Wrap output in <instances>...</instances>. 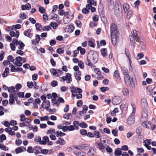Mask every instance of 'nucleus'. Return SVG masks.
Returning <instances> with one entry per match:
<instances>
[{"label": "nucleus", "instance_id": "nucleus-7", "mask_svg": "<svg viewBox=\"0 0 156 156\" xmlns=\"http://www.w3.org/2000/svg\"><path fill=\"white\" fill-rule=\"evenodd\" d=\"M71 74L69 73H67L66 76H63L61 78L62 80L63 81H65L66 80V83H70L72 81L71 77Z\"/></svg>", "mask_w": 156, "mask_h": 156}, {"label": "nucleus", "instance_id": "nucleus-28", "mask_svg": "<svg viewBox=\"0 0 156 156\" xmlns=\"http://www.w3.org/2000/svg\"><path fill=\"white\" fill-rule=\"evenodd\" d=\"M55 134L56 135L57 137H62L66 135L65 133L59 131H56Z\"/></svg>", "mask_w": 156, "mask_h": 156}, {"label": "nucleus", "instance_id": "nucleus-41", "mask_svg": "<svg viewBox=\"0 0 156 156\" xmlns=\"http://www.w3.org/2000/svg\"><path fill=\"white\" fill-rule=\"evenodd\" d=\"M55 132H56L55 131V129H50L47 131L46 134H51V135L53 134V133L55 134Z\"/></svg>", "mask_w": 156, "mask_h": 156}, {"label": "nucleus", "instance_id": "nucleus-50", "mask_svg": "<svg viewBox=\"0 0 156 156\" xmlns=\"http://www.w3.org/2000/svg\"><path fill=\"white\" fill-rule=\"evenodd\" d=\"M80 134L83 135H87V131L86 130L83 129H80Z\"/></svg>", "mask_w": 156, "mask_h": 156}, {"label": "nucleus", "instance_id": "nucleus-43", "mask_svg": "<svg viewBox=\"0 0 156 156\" xmlns=\"http://www.w3.org/2000/svg\"><path fill=\"white\" fill-rule=\"evenodd\" d=\"M27 17V16L23 12L21 13L20 15V17L23 20L26 19Z\"/></svg>", "mask_w": 156, "mask_h": 156}, {"label": "nucleus", "instance_id": "nucleus-62", "mask_svg": "<svg viewBox=\"0 0 156 156\" xmlns=\"http://www.w3.org/2000/svg\"><path fill=\"white\" fill-rule=\"evenodd\" d=\"M87 2L90 5H93L94 6H96V3L91 0H87Z\"/></svg>", "mask_w": 156, "mask_h": 156}, {"label": "nucleus", "instance_id": "nucleus-51", "mask_svg": "<svg viewBox=\"0 0 156 156\" xmlns=\"http://www.w3.org/2000/svg\"><path fill=\"white\" fill-rule=\"evenodd\" d=\"M94 135L96 138H99L101 137V134L98 131H95L94 132Z\"/></svg>", "mask_w": 156, "mask_h": 156}, {"label": "nucleus", "instance_id": "nucleus-32", "mask_svg": "<svg viewBox=\"0 0 156 156\" xmlns=\"http://www.w3.org/2000/svg\"><path fill=\"white\" fill-rule=\"evenodd\" d=\"M101 55L103 57H105L107 55V51L106 48H103L101 50Z\"/></svg>", "mask_w": 156, "mask_h": 156}, {"label": "nucleus", "instance_id": "nucleus-60", "mask_svg": "<svg viewBox=\"0 0 156 156\" xmlns=\"http://www.w3.org/2000/svg\"><path fill=\"white\" fill-rule=\"evenodd\" d=\"M39 11L41 13H45V10L43 7L40 6L39 8Z\"/></svg>", "mask_w": 156, "mask_h": 156}, {"label": "nucleus", "instance_id": "nucleus-53", "mask_svg": "<svg viewBox=\"0 0 156 156\" xmlns=\"http://www.w3.org/2000/svg\"><path fill=\"white\" fill-rule=\"evenodd\" d=\"M109 90V88L107 87H102L100 88V90L102 92H104L108 90Z\"/></svg>", "mask_w": 156, "mask_h": 156}, {"label": "nucleus", "instance_id": "nucleus-54", "mask_svg": "<svg viewBox=\"0 0 156 156\" xmlns=\"http://www.w3.org/2000/svg\"><path fill=\"white\" fill-rule=\"evenodd\" d=\"M144 56V54L142 53H140L137 54L136 57L137 59H140Z\"/></svg>", "mask_w": 156, "mask_h": 156}, {"label": "nucleus", "instance_id": "nucleus-26", "mask_svg": "<svg viewBox=\"0 0 156 156\" xmlns=\"http://www.w3.org/2000/svg\"><path fill=\"white\" fill-rule=\"evenodd\" d=\"M41 148L39 146H36L35 147L34 149L35 154L37 155L40 153V152H41Z\"/></svg>", "mask_w": 156, "mask_h": 156}, {"label": "nucleus", "instance_id": "nucleus-8", "mask_svg": "<svg viewBox=\"0 0 156 156\" xmlns=\"http://www.w3.org/2000/svg\"><path fill=\"white\" fill-rule=\"evenodd\" d=\"M9 97L10 98L9 100V104L10 105H13L14 102L15 100H16L18 98L16 94L15 93L10 94Z\"/></svg>", "mask_w": 156, "mask_h": 156}, {"label": "nucleus", "instance_id": "nucleus-23", "mask_svg": "<svg viewBox=\"0 0 156 156\" xmlns=\"http://www.w3.org/2000/svg\"><path fill=\"white\" fill-rule=\"evenodd\" d=\"M121 71L124 76L129 75L127 69L124 66L121 67Z\"/></svg>", "mask_w": 156, "mask_h": 156}, {"label": "nucleus", "instance_id": "nucleus-44", "mask_svg": "<svg viewBox=\"0 0 156 156\" xmlns=\"http://www.w3.org/2000/svg\"><path fill=\"white\" fill-rule=\"evenodd\" d=\"M34 141L36 142H39L40 144V142L42 141L41 137L39 136H36L34 138Z\"/></svg>", "mask_w": 156, "mask_h": 156}, {"label": "nucleus", "instance_id": "nucleus-19", "mask_svg": "<svg viewBox=\"0 0 156 156\" xmlns=\"http://www.w3.org/2000/svg\"><path fill=\"white\" fill-rule=\"evenodd\" d=\"M122 94L125 96H128L129 95V91L128 89L126 87L123 88L122 90Z\"/></svg>", "mask_w": 156, "mask_h": 156}, {"label": "nucleus", "instance_id": "nucleus-36", "mask_svg": "<svg viewBox=\"0 0 156 156\" xmlns=\"http://www.w3.org/2000/svg\"><path fill=\"white\" fill-rule=\"evenodd\" d=\"M6 139L5 135L4 134H2L0 136V144H2L4 140H5Z\"/></svg>", "mask_w": 156, "mask_h": 156}, {"label": "nucleus", "instance_id": "nucleus-13", "mask_svg": "<svg viewBox=\"0 0 156 156\" xmlns=\"http://www.w3.org/2000/svg\"><path fill=\"white\" fill-rule=\"evenodd\" d=\"M55 143L57 144L62 146L66 144V141L63 139L59 138L55 141Z\"/></svg>", "mask_w": 156, "mask_h": 156}, {"label": "nucleus", "instance_id": "nucleus-4", "mask_svg": "<svg viewBox=\"0 0 156 156\" xmlns=\"http://www.w3.org/2000/svg\"><path fill=\"white\" fill-rule=\"evenodd\" d=\"M131 105L133 108V112L132 114V115L131 117L128 118L127 119L128 123L129 125H131L133 124L135 122L134 117L133 116L136 112V106L134 103L133 102H132Z\"/></svg>", "mask_w": 156, "mask_h": 156}, {"label": "nucleus", "instance_id": "nucleus-37", "mask_svg": "<svg viewBox=\"0 0 156 156\" xmlns=\"http://www.w3.org/2000/svg\"><path fill=\"white\" fill-rule=\"evenodd\" d=\"M73 124L76 130H78L79 129L78 126H79L80 123L78 121H74Z\"/></svg>", "mask_w": 156, "mask_h": 156}, {"label": "nucleus", "instance_id": "nucleus-49", "mask_svg": "<svg viewBox=\"0 0 156 156\" xmlns=\"http://www.w3.org/2000/svg\"><path fill=\"white\" fill-rule=\"evenodd\" d=\"M77 49H79V51H80V53L82 55H83L85 53V50L83 48H82L81 47H78L77 48Z\"/></svg>", "mask_w": 156, "mask_h": 156}, {"label": "nucleus", "instance_id": "nucleus-1", "mask_svg": "<svg viewBox=\"0 0 156 156\" xmlns=\"http://www.w3.org/2000/svg\"><path fill=\"white\" fill-rule=\"evenodd\" d=\"M110 31L112 43L113 45H115L117 42L119 40L120 36L117 30V26L115 23H112L111 25Z\"/></svg>", "mask_w": 156, "mask_h": 156}, {"label": "nucleus", "instance_id": "nucleus-21", "mask_svg": "<svg viewBox=\"0 0 156 156\" xmlns=\"http://www.w3.org/2000/svg\"><path fill=\"white\" fill-rule=\"evenodd\" d=\"M81 75V73L80 71H77L75 73L74 75L76 80L79 81L80 80L81 78L80 76Z\"/></svg>", "mask_w": 156, "mask_h": 156}, {"label": "nucleus", "instance_id": "nucleus-6", "mask_svg": "<svg viewBox=\"0 0 156 156\" xmlns=\"http://www.w3.org/2000/svg\"><path fill=\"white\" fill-rule=\"evenodd\" d=\"M12 42L19 49L23 50V49L25 44L21 41H18L15 39L13 40Z\"/></svg>", "mask_w": 156, "mask_h": 156}, {"label": "nucleus", "instance_id": "nucleus-38", "mask_svg": "<svg viewBox=\"0 0 156 156\" xmlns=\"http://www.w3.org/2000/svg\"><path fill=\"white\" fill-rule=\"evenodd\" d=\"M15 88L13 87H8V91L10 94H12V93L16 92L17 91L15 90Z\"/></svg>", "mask_w": 156, "mask_h": 156}, {"label": "nucleus", "instance_id": "nucleus-59", "mask_svg": "<svg viewBox=\"0 0 156 156\" xmlns=\"http://www.w3.org/2000/svg\"><path fill=\"white\" fill-rule=\"evenodd\" d=\"M78 65L82 69H83L84 67V64L82 61H79L78 63Z\"/></svg>", "mask_w": 156, "mask_h": 156}, {"label": "nucleus", "instance_id": "nucleus-18", "mask_svg": "<svg viewBox=\"0 0 156 156\" xmlns=\"http://www.w3.org/2000/svg\"><path fill=\"white\" fill-rule=\"evenodd\" d=\"M43 140L40 142V144L42 145H46L49 141V140L48 137L46 136H44L42 138Z\"/></svg>", "mask_w": 156, "mask_h": 156}, {"label": "nucleus", "instance_id": "nucleus-3", "mask_svg": "<svg viewBox=\"0 0 156 156\" xmlns=\"http://www.w3.org/2000/svg\"><path fill=\"white\" fill-rule=\"evenodd\" d=\"M124 80L126 85L128 86H131L132 88H135V84L133 79L130 78L129 75L124 76Z\"/></svg>", "mask_w": 156, "mask_h": 156}, {"label": "nucleus", "instance_id": "nucleus-42", "mask_svg": "<svg viewBox=\"0 0 156 156\" xmlns=\"http://www.w3.org/2000/svg\"><path fill=\"white\" fill-rule=\"evenodd\" d=\"M35 26L36 29L37 30H41L42 29V27L39 23H37L36 24Z\"/></svg>", "mask_w": 156, "mask_h": 156}, {"label": "nucleus", "instance_id": "nucleus-63", "mask_svg": "<svg viewBox=\"0 0 156 156\" xmlns=\"http://www.w3.org/2000/svg\"><path fill=\"white\" fill-rule=\"evenodd\" d=\"M27 86L29 88H31L33 86V82H27Z\"/></svg>", "mask_w": 156, "mask_h": 156}, {"label": "nucleus", "instance_id": "nucleus-11", "mask_svg": "<svg viewBox=\"0 0 156 156\" xmlns=\"http://www.w3.org/2000/svg\"><path fill=\"white\" fill-rule=\"evenodd\" d=\"M121 101V98L119 96L114 97L112 99V103L115 105H119Z\"/></svg>", "mask_w": 156, "mask_h": 156}, {"label": "nucleus", "instance_id": "nucleus-48", "mask_svg": "<svg viewBox=\"0 0 156 156\" xmlns=\"http://www.w3.org/2000/svg\"><path fill=\"white\" fill-rule=\"evenodd\" d=\"M98 146L99 149L101 150L104 149L105 148V146L101 143L98 144Z\"/></svg>", "mask_w": 156, "mask_h": 156}, {"label": "nucleus", "instance_id": "nucleus-15", "mask_svg": "<svg viewBox=\"0 0 156 156\" xmlns=\"http://www.w3.org/2000/svg\"><path fill=\"white\" fill-rule=\"evenodd\" d=\"M141 105L143 109L147 108L148 105L147 100L145 98H142L141 100Z\"/></svg>", "mask_w": 156, "mask_h": 156}, {"label": "nucleus", "instance_id": "nucleus-17", "mask_svg": "<svg viewBox=\"0 0 156 156\" xmlns=\"http://www.w3.org/2000/svg\"><path fill=\"white\" fill-rule=\"evenodd\" d=\"M115 14L117 17L119 18L121 17L122 15V10L119 9L115 10Z\"/></svg>", "mask_w": 156, "mask_h": 156}, {"label": "nucleus", "instance_id": "nucleus-34", "mask_svg": "<svg viewBox=\"0 0 156 156\" xmlns=\"http://www.w3.org/2000/svg\"><path fill=\"white\" fill-rule=\"evenodd\" d=\"M136 32H137L136 30H133V31L132 32V34L133 35V36L135 40H136V41H138V38L137 37L138 35Z\"/></svg>", "mask_w": 156, "mask_h": 156}, {"label": "nucleus", "instance_id": "nucleus-31", "mask_svg": "<svg viewBox=\"0 0 156 156\" xmlns=\"http://www.w3.org/2000/svg\"><path fill=\"white\" fill-rule=\"evenodd\" d=\"M125 53L126 57L128 58V61L130 62V61H131V58L130 56V53H129V51L126 48L125 49Z\"/></svg>", "mask_w": 156, "mask_h": 156}, {"label": "nucleus", "instance_id": "nucleus-39", "mask_svg": "<svg viewBox=\"0 0 156 156\" xmlns=\"http://www.w3.org/2000/svg\"><path fill=\"white\" fill-rule=\"evenodd\" d=\"M7 59L8 61L10 62H12L14 64V62L15 59H14L13 56L12 55H9L7 58Z\"/></svg>", "mask_w": 156, "mask_h": 156}, {"label": "nucleus", "instance_id": "nucleus-57", "mask_svg": "<svg viewBox=\"0 0 156 156\" xmlns=\"http://www.w3.org/2000/svg\"><path fill=\"white\" fill-rule=\"evenodd\" d=\"M23 151L22 148L19 147L16 148L15 150V152L17 153H19Z\"/></svg>", "mask_w": 156, "mask_h": 156}, {"label": "nucleus", "instance_id": "nucleus-10", "mask_svg": "<svg viewBox=\"0 0 156 156\" xmlns=\"http://www.w3.org/2000/svg\"><path fill=\"white\" fill-rule=\"evenodd\" d=\"M22 57L20 56H18L15 59L14 64L18 66H21L23 65L22 61Z\"/></svg>", "mask_w": 156, "mask_h": 156}, {"label": "nucleus", "instance_id": "nucleus-9", "mask_svg": "<svg viewBox=\"0 0 156 156\" xmlns=\"http://www.w3.org/2000/svg\"><path fill=\"white\" fill-rule=\"evenodd\" d=\"M50 72L53 75L56 76H60L62 72V71L60 70H56L52 68L50 70Z\"/></svg>", "mask_w": 156, "mask_h": 156}, {"label": "nucleus", "instance_id": "nucleus-55", "mask_svg": "<svg viewBox=\"0 0 156 156\" xmlns=\"http://www.w3.org/2000/svg\"><path fill=\"white\" fill-rule=\"evenodd\" d=\"M133 14V11L131 10L129 11L127 14L126 17L127 18L129 19L132 16Z\"/></svg>", "mask_w": 156, "mask_h": 156}, {"label": "nucleus", "instance_id": "nucleus-47", "mask_svg": "<svg viewBox=\"0 0 156 156\" xmlns=\"http://www.w3.org/2000/svg\"><path fill=\"white\" fill-rule=\"evenodd\" d=\"M79 126L82 128H86L87 127V124L84 122H81L80 123Z\"/></svg>", "mask_w": 156, "mask_h": 156}, {"label": "nucleus", "instance_id": "nucleus-30", "mask_svg": "<svg viewBox=\"0 0 156 156\" xmlns=\"http://www.w3.org/2000/svg\"><path fill=\"white\" fill-rule=\"evenodd\" d=\"M9 70V69L8 67H6L5 68L3 73L2 74V76L3 77H6L8 76Z\"/></svg>", "mask_w": 156, "mask_h": 156}, {"label": "nucleus", "instance_id": "nucleus-33", "mask_svg": "<svg viewBox=\"0 0 156 156\" xmlns=\"http://www.w3.org/2000/svg\"><path fill=\"white\" fill-rule=\"evenodd\" d=\"M95 153L94 147H91L88 152V154L90 156L93 155Z\"/></svg>", "mask_w": 156, "mask_h": 156}, {"label": "nucleus", "instance_id": "nucleus-14", "mask_svg": "<svg viewBox=\"0 0 156 156\" xmlns=\"http://www.w3.org/2000/svg\"><path fill=\"white\" fill-rule=\"evenodd\" d=\"M151 139H147L144 141V146L148 150H150L151 149V147L149 145L151 144Z\"/></svg>", "mask_w": 156, "mask_h": 156}, {"label": "nucleus", "instance_id": "nucleus-20", "mask_svg": "<svg viewBox=\"0 0 156 156\" xmlns=\"http://www.w3.org/2000/svg\"><path fill=\"white\" fill-rule=\"evenodd\" d=\"M74 27L72 25H69L66 27V30L69 33H71L73 31Z\"/></svg>", "mask_w": 156, "mask_h": 156}, {"label": "nucleus", "instance_id": "nucleus-16", "mask_svg": "<svg viewBox=\"0 0 156 156\" xmlns=\"http://www.w3.org/2000/svg\"><path fill=\"white\" fill-rule=\"evenodd\" d=\"M50 105L49 101L48 100H46L45 101H43L42 104V108L44 109H47L48 108Z\"/></svg>", "mask_w": 156, "mask_h": 156}, {"label": "nucleus", "instance_id": "nucleus-61", "mask_svg": "<svg viewBox=\"0 0 156 156\" xmlns=\"http://www.w3.org/2000/svg\"><path fill=\"white\" fill-rule=\"evenodd\" d=\"M27 151L29 153H33L34 151V149L31 147H29L28 148Z\"/></svg>", "mask_w": 156, "mask_h": 156}, {"label": "nucleus", "instance_id": "nucleus-46", "mask_svg": "<svg viewBox=\"0 0 156 156\" xmlns=\"http://www.w3.org/2000/svg\"><path fill=\"white\" fill-rule=\"evenodd\" d=\"M40 118L41 121H46L49 119V117L47 115L44 117H40Z\"/></svg>", "mask_w": 156, "mask_h": 156}, {"label": "nucleus", "instance_id": "nucleus-58", "mask_svg": "<svg viewBox=\"0 0 156 156\" xmlns=\"http://www.w3.org/2000/svg\"><path fill=\"white\" fill-rule=\"evenodd\" d=\"M106 150L107 152L108 153L110 154H111V153L112 152V149L109 146H108L106 149Z\"/></svg>", "mask_w": 156, "mask_h": 156}, {"label": "nucleus", "instance_id": "nucleus-25", "mask_svg": "<svg viewBox=\"0 0 156 156\" xmlns=\"http://www.w3.org/2000/svg\"><path fill=\"white\" fill-rule=\"evenodd\" d=\"M10 35L12 37H18L19 35V32L18 31H12L10 32Z\"/></svg>", "mask_w": 156, "mask_h": 156}, {"label": "nucleus", "instance_id": "nucleus-64", "mask_svg": "<svg viewBox=\"0 0 156 156\" xmlns=\"http://www.w3.org/2000/svg\"><path fill=\"white\" fill-rule=\"evenodd\" d=\"M22 140L20 139H18L16 140V144L17 146L20 145L22 143Z\"/></svg>", "mask_w": 156, "mask_h": 156}, {"label": "nucleus", "instance_id": "nucleus-29", "mask_svg": "<svg viewBox=\"0 0 156 156\" xmlns=\"http://www.w3.org/2000/svg\"><path fill=\"white\" fill-rule=\"evenodd\" d=\"M122 153V150L119 148H117L115 150V155L116 156H120Z\"/></svg>", "mask_w": 156, "mask_h": 156}, {"label": "nucleus", "instance_id": "nucleus-56", "mask_svg": "<svg viewBox=\"0 0 156 156\" xmlns=\"http://www.w3.org/2000/svg\"><path fill=\"white\" fill-rule=\"evenodd\" d=\"M119 112L118 109L117 108H115L114 110L112 112L111 114L112 116H114L115 115L116 113Z\"/></svg>", "mask_w": 156, "mask_h": 156}, {"label": "nucleus", "instance_id": "nucleus-2", "mask_svg": "<svg viewBox=\"0 0 156 156\" xmlns=\"http://www.w3.org/2000/svg\"><path fill=\"white\" fill-rule=\"evenodd\" d=\"M98 55L96 52L90 53L87 58V60L85 62V63L88 66H92L93 64H95L98 61Z\"/></svg>", "mask_w": 156, "mask_h": 156}, {"label": "nucleus", "instance_id": "nucleus-12", "mask_svg": "<svg viewBox=\"0 0 156 156\" xmlns=\"http://www.w3.org/2000/svg\"><path fill=\"white\" fill-rule=\"evenodd\" d=\"M31 32V31L30 29H28L24 31V34L25 36L30 38H31L33 36V34Z\"/></svg>", "mask_w": 156, "mask_h": 156}, {"label": "nucleus", "instance_id": "nucleus-40", "mask_svg": "<svg viewBox=\"0 0 156 156\" xmlns=\"http://www.w3.org/2000/svg\"><path fill=\"white\" fill-rule=\"evenodd\" d=\"M0 149L2 150L5 151H7L8 150V148L2 144H0Z\"/></svg>", "mask_w": 156, "mask_h": 156}, {"label": "nucleus", "instance_id": "nucleus-24", "mask_svg": "<svg viewBox=\"0 0 156 156\" xmlns=\"http://www.w3.org/2000/svg\"><path fill=\"white\" fill-rule=\"evenodd\" d=\"M142 125L144 127L149 128L151 126V123L150 122L147 120L143 122Z\"/></svg>", "mask_w": 156, "mask_h": 156}, {"label": "nucleus", "instance_id": "nucleus-35", "mask_svg": "<svg viewBox=\"0 0 156 156\" xmlns=\"http://www.w3.org/2000/svg\"><path fill=\"white\" fill-rule=\"evenodd\" d=\"M70 19L68 16H64L63 19V22L65 24H67L70 21Z\"/></svg>", "mask_w": 156, "mask_h": 156}, {"label": "nucleus", "instance_id": "nucleus-52", "mask_svg": "<svg viewBox=\"0 0 156 156\" xmlns=\"http://www.w3.org/2000/svg\"><path fill=\"white\" fill-rule=\"evenodd\" d=\"M114 76L116 77L118 79L120 80V78L119 77V74L118 71L117 70H115L114 73Z\"/></svg>", "mask_w": 156, "mask_h": 156}, {"label": "nucleus", "instance_id": "nucleus-27", "mask_svg": "<svg viewBox=\"0 0 156 156\" xmlns=\"http://www.w3.org/2000/svg\"><path fill=\"white\" fill-rule=\"evenodd\" d=\"M123 8L124 12L125 13L127 12L129 8V7L128 3H125L123 4Z\"/></svg>", "mask_w": 156, "mask_h": 156}, {"label": "nucleus", "instance_id": "nucleus-45", "mask_svg": "<svg viewBox=\"0 0 156 156\" xmlns=\"http://www.w3.org/2000/svg\"><path fill=\"white\" fill-rule=\"evenodd\" d=\"M50 26L53 29H56L58 27V24L57 23L53 22L50 23Z\"/></svg>", "mask_w": 156, "mask_h": 156}, {"label": "nucleus", "instance_id": "nucleus-5", "mask_svg": "<svg viewBox=\"0 0 156 156\" xmlns=\"http://www.w3.org/2000/svg\"><path fill=\"white\" fill-rule=\"evenodd\" d=\"M70 89L72 93V95L73 97L76 96V95L80 93H82V90L78 87H70Z\"/></svg>", "mask_w": 156, "mask_h": 156}, {"label": "nucleus", "instance_id": "nucleus-22", "mask_svg": "<svg viewBox=\"0 0 156 156\" xmlns=\"http://www.w3.org/2000/svg\"><path fill=\"white\" fill-rule=\"evenodd\" d=\"M31 5L29 3H27L25 5H22L21 6V9L23 10L26 9L29 10L31 9Z\"/></svg>", "mask_w": 156, "mask_h": 156}]
</instances>
